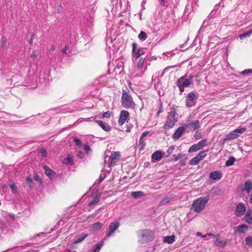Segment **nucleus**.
<instances>
[{"instance_id": "nucleus-48", "label": "nucleus", "mask_w": 252, "mask_h": 252, "mask_svg": "<svg viewBox=\"0 0 252 252\" xmlns=\"http://www.w3.org/2000/svg\"><path fill=\"white\" fill-rule=\"evenodd\" d=\"M41 153L42 155V156L44 158H45L47 157V152L46 150L44 149L41 150Z\"/></svg>"}, {"instance_id": "nucleus-42", "label": "nucleus", "mask_w": 252, "mask_h": 252, "mask_svg": "<svg viewBox=\"0 0 252 252\" xmlns=\"http://www.w3.org/2000/svg\"><path fill=\"white\" fill-rule=\"evenodd\" d=\"M246 130V128L245 127H242L240 128H237L234 130V132H236V134H241L244 132Z\"/></svg>"}, {"instance_id": "nucleus-61", "label": "nucleus", "mask_w": 252, "mask_h": 252, "mask_svg": "<svg viewBox=\"0 0 252 252\" xmlns=\"http://www.w3.org/2000/svg\"><path fill=\"white\" fill-rule=\"evenodd\" d=\"M205 235H206H206H208V236H214V237H215V235H214L213 234H212V233H207Z\"/></svg>"}, {"instance_id": "nucleus-56", "label": "nucleus", "mask_w": 252, "mask_h": 252, "mask_svg": "<svg viewBox=\"0 0 252 252\" xmlns=\"http://www.w3.org/2000/svg\"><path fill=\"white\" fill-rule=\"evenodd\" d=\"M31 57L33 58L36 57V54L35 51L32 52V54H31Z\"/></svg>"}, {"instance_id": "nucleus-16", "label": "nucleus", "mask_w": 252, "mask_h": 252, "mask_svg": "<svg viewBox=\"0 0 252 252\" xmlns=\"http://www.w3.org/2000/svg\"><path fill=\"white\" fill-rule=\"evenodd\" d=\"M187 127L192 128L193 130H196L200 128L199 122L198 120H196L193 122L187 124Z\"/></svg>"}, {"instance_id": "nucleus-29", "label": "nucleus", "mask_w": 252, "mask_h": 252, "mask_svg": "<svg viewBox=\"0 0 252 252\" xmlns=\"http://www.w3.org/2000/svg\"><path fill=\"white\" fill-rule=\"evenodd\" d=\"M103 241H101V242L96 244L95 245H94L93 247V252H98L100 251V250L101 247L103 246Z\"/></svg>"}, {"instance_id": "nucleus-25", "label": "nucleus", "mask_w": 252, "mask_h": 252, "mask_svg": "<svg viewBox=\"0 0 252 252\" xmlns=\"http://www.w3.org/2000/svg\"><path fill=\"white\" fill-rule=\"evenodd\" d=\"M103 227V224L100 222H96L92 225V229L94 231H98Z\"/></svg>"}, {"instance_id": "nucleus-55", "label": "nucleus", "mask_w": 252, "mask_h": 252, "mask_svg": "<svg viewBox=\"0 0 252 252\" xmlns=\"http://www.w3.org/2000/svg\"><path fill=\"white\" fill-rule=\"evenodd\" d=\"M33 38H34V35L32 34V35H31V38H30V39L29 40V43L30 44H32Z\"/></svg>"}, {"instance_id": "nucleus-15", "label": "nucleus", "mask_w": 252, "mask_h": 252, "mask_svg": "<svg viewBox=\"0 0 252 252\" xmlns=\"http://www.w3.org/2000/svg\"><path fill=\"white\" fill-rule=\"evenodd\" d=\"M95 122L105 131H109L110 130L111 128L109 125L103 122L100 120H96Z\"/></svg>"}, {"instance_id": "nucleus-59", "label": "nucleus", "mask_w": 252, "mask_h": 252, "mask_svg": "<svg viewBox=\"0 0 252 252\" xmlns=\"http://www.w3.org/2000/svg\"><path fill=\"white\" fill-rule=\"evenodd\" d=\"M6 43V38L5 37H2V43L5 44Z\"/></svg>"}, {"instance_id": "nucleus-36", "label": "nucleus", "mask_w": 252, "mask_h": 252, "mask_svg": "<svg viewBox=\"0 0 252 252\" xmlns=\"http://www.w3.org/2000/svg\"><path fill=\"white\" fill-rule=\"evenodd\" d=\"M200 149L198 147L197 145V144H195V145H193L192 146H191L189 150V153H193V152H195L197 151H198Z\"/></svg>"}, {"instance_id": "nucleus-38", "label": "nucleus", "mask_w": 252, "mask_h": 252, "mask_svg": "<svg viewBox=\"0 0 252 252\" xmlns=\"http://www.w3.org/2000/svg\"><path fill=\"white\" fill-rule=\"evenodd\" d=\"M206 141L207 140L206 139L202 140L197 144L198 147L200 149H202V148L207 145Z\"/></svg>"}, {"instance_id": "nucleus-26", "label": "nucleus", "mask_w": 252, "mask_h": 252, "mask_svg": "<svg viewBox=\"0 0 252 252\" xmlns=\"http://www.w3.org/2000/svg\"><path fill=\"white\" fill-rule=\"evenodd\" d=\"M144 53L145 52L142 49L139 48L135 53L133 54V57L135 59V60H137L140 57V56L144 55Z\"/></svg>"}, {"instance_id": "nucleus-4", "label": "nucleus", "mask_w": 252, "mask_h": 252, "mask_svg": "<svg viewBox=\"0 0 252 252\" xmlns=\"http://www.w3.org/2000/svg\"><path fill=\"white\" fill-rule=\"evenodd\" d=\"M209 199V196L196 199L191 205V208L196 212L199 213L203 210Z\"/></svg>"}, {"instance_id": "nucleus-37", "label": "nucleus", "mask_w": 252, "mask_h": 252, "mask_svg": "<svg viewBox=\"0 0 252 252\" xmlns=\"http://www.w3.org/2000/svg\"><path fill=\"white\" fill-rule=\"evenodd\" d=\"M252 34V29L248 32H246L244 33L240 34L239 37L240 38V39H242L245 37H246L247 36H250Z\"/></svg>"}, {"instance_id": "nucleus-39", "label": "nucleus", "mask_w": 252, "mask_h": 252, "mask_svg": "<svg viewBox=\"0 0 252 252\" xmlns=\"http://www.w3.org/2000/svg\"><path fill=\"white\" fill-rule=\"evenodd\" d=\"M144 61H145V59L142 58H141L139 59V60L138 62L137 65V68L138 69L142 68L143 65L144 64Z\"/></svg>"}, {"instance_id": "nucleus-17", "label": "nucleus", "mask_w": 252, "mask_h": 252, "mask_svg": "<svg viewBox=\"0 0 252 252\" xmlns=\"http://www.w3.org/2000/svg\"><path fill=\"white\" fill-rule=\"evenodd\" d=\"M238 134H236V132H234V130L232 131L230 133H229L224 139V141H226L227 140H231L232 139H236L238 137Z\"/></svg>"}, {"instance_id": "nucleus-18", "label": "nucleus", "mask_w": 252, "mask_h": 252, "mask_svg": "<svg viewBox=\"0 0 252 252\" xmlns=\"http://www.w3.org/2000/svg\"><path fill=\"white\" fill-rule=\"evenodd\" d=\"M209 177L211 179L213 180H219L221 178L222 175L219 172L213 171L210 173Z\"/></svg>"}, {"instance_id": "nucleus-5", "label": "nucleus", "mask_w": 252, "mask_h": 252, "mask_svg": "<svg viewBox=\"0 0 252 252\" xmlns=\"http://www.w3.org/2000/svg\"><path fill=\"white\" fill-rule=\"evenodd\" d=\"M197 99V96L193 92L189 93L186 97V105L188 107H191L194 106Z\"/></svg>"}, {"instance_id": "nucleus-58", "label": "nucleus", "mask_w": 252, "mask_h": 252, "mask_svg": "<svg viewBox=\"0 0 252 252\" xmlns=\"http://www.w3.org/2000/svg\"><path fill=\"white\" fill-rule=\"evenodd\" d=\"M197 235L199 236H201V237H206V235H202V233H201V232H198L197 233Z\"/></svg>"}, {"instance_id": "nucleus-1", "label": "nucleus", "mask_w": 252, "mask_h": 252, "mask_svg": "<svg viewBox=\"0 0 252 252\" xmlns=\"http://www.w3.org/2000/svg\"><path fill=\"white\" fill-rule=\"evenodd\" d=\"M155 236L154 232L149 229H142L139 231V242L142 244H145L152 241Z\"/></svg>"}, {"instance_id": "nucleus-52", "label": "nucleus", "mask_w": 252, "mask_h": 252, "mask_svg": "<svg viewBox=\"0 0 252 252\" xmlns=\"http://www.w3.org/2000/svg\"><path fill=\"white\" fill-rule=\"evenodd\" d=\"M105 176H100L97 183L99 184L100 183H101V182L102 181L104 180V179H105Z\"/></svg>"}, {"instance_id": "nucleus-6", "label": "nucleus", "mask_w": 252, "mask_h": 252, "mask_svg": "<svg viewBox=\"0 0 252 252\" xmlns=\"http://www.w3.org/2000/svg\"><path fill=\"white\" fill-rule=\"evenodd\" d=\"M206 156L205 151L200 152L189 161L191 165H197L200 161L202 160Z\"/></svg>"}, {"instance_id": "nucleus-57", "label": "nucleus", "mask_w": 252, "mask_h": 252, "mask_svg": "<svg viewBox=\"0 0 252 252\" xmlns=\"http://www.w3.org/2000/svg\"><path fill=\"white\" fill-rule=\"evenodd\" d=\"M50 50L51 51H54L55 50V46L54 45H51L50 47Z\"/></svg>"}, {"instance_id": "nucleus-49", "label": "nucleus", "mask_w": 252, "mask_h": 252, "mask_svg": "<svg viewBox=\"0 0 252 252\" xmlns=\"http://www.w3.org/2000/svg\"><path fill=\"white\" fill-rule=\"evenodd\" d=\"M103 117L108 118L110 116V114L109 112H106L103 114Z\"/></svg>"}, {"instance_id": "nucleus-46", "label": "nucleus", "mask_w": 252, "mask_h": 252, "mask_svg": "<svg viewBox=\"0 0 252 252\" xmlns=\"http://www.w3.org/2000/svg\"><path fill=\"white\" fill-rule=\"evenodd\" d=\"M74 141L77 146H81L82 142L80 139H77V138H75Z\"/></svg>"}, {"instance_id": "nucleus-13", "label": "nucleus", "mask_w": 252, "mask_h": 252, "mask_svg": "<svg viewBox=\"0 0 252 252\" xmlns=\"http://www.w3.org/2000/svg\"><path fill=\"white\" fill-rule=\"evenodd\" d=\"M121 156L120 153L119 152H115L111 154L110 156L111 164H115L119 159Z\"/></svg>"}, {"instance_id": "nucleus-20", "label": "nucleus", "mask_w": 252, "mask_h": 252, "mask_svg": "<svg viewBox=\"0 0 252 252\" xmlns=\"http://www.w3.org/2000/svg\"><path fill=\"white\" fill-rule=\"evenodd\" d=\"M220 40V39L219 36L213 35L210 38L209 42V44H212L213 45L217 44L219 43Z\"/></svg>"}, {"instance_id": "nucleus-60", "label": "nucleus", "mask_w": 252, "mask_h": 252, "mask_svg": "<svg viewBox=\"0 0 252 252\" xmlns=\"http://www.w3.org/2000/svg\"><path fill=\"white\" fill-rule=\"evenodd\" d=\"M180 162L182 166H184L186 164L185 161L184 160H181Z\"/></svg>"}, {"instance_id": "nucleus-62", "label": "nucleus", "mask_w": 252, "mask_h": 252, "mask_svg": "<svg viewBox=\"0 0 252 252\" xmlns=\"http://www.w3.org/2000/svg\"><path fill=\"white\" fill-rule=\"evenodd\" d=\"M250 202L252 204V191L251 194H250Z\"/></svg>"}, {"instance_id": "nucleus-10", "label": "nucleus", "mask_w": 252, "mask_h": 252, "mask_svg": "<svg viewBox=\"0 0 252 252\" xmlns=\"http://www.w3.org/2000/svg\"><path fill=\"white\" fill-rule=\"evenodd\" d=\"M246 211V207L244 204L240 203L236 207L235 215L237 217L243 216Z\"/></svg>"}, {"instance_id": "nucleus-8", "label": "nucleus", "mask_w": 252, "mask_h": 252, "mask_svg": "<svg viewBox=\"0 0 252 252\" xmlns=\"http://www.w3.org/2000/svg\"><path fill=\"white\" fill-rule=\"evenodd\" d=\"M215 237H216L214 241V244L216 246L223 248L228 244V240L226 239H221L219 234L215 235Z\"/></svg>"}, {"instance_id": "nucleus-34", "label": "nucleus", "mask_w": 252, "mask_h": 252, "mask_svg": "<svg viewBox=\"0 0 252 252\" xmlns=\"http://www.w3.org/2000/svg\"><path fill=\"white\" fill-rule=\"evenodd\" d=\"M173 156L174 157V160L175 161H177L181 158H183L184 159H185V160H186L187 159V157L185 154H180L178 155L177 156L174 155Z\"/></svg>"}, {"instance_id": "nucleus-54", "label": "nucleus", "mask_w": 252, "mask_h": 252, "mask_svg": "<svg viewBox=\"0 0 252 252\" xmlns=\"http://www.w3.org/2000/svg\"><path fill=\"white\" fill-rule=\"evenodd\" d=\"M68 49V47L67 46H65L63 49L62 50V52L63 54H66V51Z\"/></svg>"}, {"instance_id": "nucleus-11", "label": "nucleus", "mask_w": 252, "mask_h": 252, "mask_svg": "<svg viewBox=\"0 0 252 252\" xmlns=\"http://www.w3.org/2000/svg\"><path fill=\"white\" fill-rule=\"evenodd\" d=\"M244 220L246 222L249 224L252 223V210L251 209H250L247 211Z\"/></svg>"}, {"instance_id": "nucleus-47", "label": "nucleus", "mask_w": 252, "mask_h": 252, "mask_svg": "<svg viewBox=\"0 0 252 252\" xmlns=\"http://www.w3.org/2000/svg\"><path fill=\"white\" fill-rule=\"evenodd\" d=\"M149 131H145L141 135V137H140V141H141L148 134H149Z\"/></svg>"}, {"instance_id": "nucleus-30", "label": "nucleus", "mask_w": 252, "mask_h": 252, "mask_svg": "<svg viewBox=\"0 0 252 252\" xmlns=\"http://www.w3.org/2000/svg\"><path fill=\"white\" fill-rule=\"evenodd\" d=\"M131 195L135 198L141 197L144 195V192L142 191H133L131 192Z\"/></svg>"}, {"instance_id": "nucleus-41", "label": "nucleus", "mask_w": 252, "mask_h": 252, "mask_svg": "<svg viewBox=\"0 0 252 252\" xmlns=\"http://www.w3.org/2000/svg\"><path fill=\"white\" fill-rule=\"evenodd\" d=\"M175 149V146H170L167 150L166 151L167 157L169 156L173 152L174 150Z\"/></svg>"}, {"instance_id": "nucleus-40", "label": "nucleus", "mask_w": 252, "mask_h": 252, "mask_svg": "<svg viewBox=\"0 0 252 252\" xmlns=\"http://www.w3.org/2000/svg\"><path fill=\"white\" fill-rule=\"evenodd\" d=\"M240 74L244 75H249L250 74H252V69H245L241 72Z\"/></svg>"}, {"instance_id": "nucleus-64", "label": "nucleus", "mask_w": 252, "mask_h": 252, "mask_svg": "<svg viewBox=\"0 0 252 252\" xmlns=\"http://www.w3.org/2000/svg\"><path fill=\"white\" fill-rule=\"evenodd\" d=\"M38 177L37 176V177H34V179L36 180H38Z\"/></svg>"}, {"instance_id": "nucleus-45", "label": "nucleus", "mask_w": 252, "mask_h": 252, "mask_svg": "<svg viewBox=\"0 0 252 252\" xmlns=\"http://www.w3.org/2000/svg\"><path fill=\"white\" fill-rule=\"evenodd\" d=\"M132 55L135 53L136 52V47H137V44L136 43H133L132 44Z\"/></svg>"}, {"instance_id": "nucleus-9", "label": "nucleus", "mask_w": 252, "mask_h": 252, "mask_svg": "<svg viewBox=\"0 0 252 252\" xmlns=\"http://www.w3.org/2000/svg\"><path fill=\"white\" fill-rule=\"evenodd\" d=\"M129 116V113L127 111L122 110L120 113L119 119L118 121L119 125L120 126L123 125Z\"/></svg>"}, {"instance_id": "nucleus-51", "label": "nucleus", "mask_w": 252, "mask_h": 252, "mask_svg": "<svg viewBox=\"0 0 252 252\" xmlns=\"http://www.w3.org/2000/svg\"><path fill=\"white\" fill-rule=\"evenodd\" d=\"M64 160L66 161L67 163L72 164V160L71 158L69 157H67L64 159Z\"/></svg>"}, {"instance_id": "nucleus-35", "label": "nucleus", "mask_w": 252, "mask_h": 252, "mask_svg": "<svg viewBox=\"0 0 252 252\" xmlns=\"http://www.w3.org/2000/svg\"><path fill=\"white\" fill-rule=\"evenodd\" d=\"M99 201H100V197H99V196H97V195H96L94 197V198L92 201H91L89 202V206H91V205L95 204L97 203Z\"/></svg>"}, {"instance_id": "nucleus-28", "label": "nucleus", "mask_w": 252, "mask_h": 252, "mask_svg": "<svg viewBox=\"0 0 252 252\" xmlns=\"http://www.w3.org/2000/svg\"><path fill=\"white\" fill-rule=\"evenodd\" d=\"M249 226L245 224L239 225L237 227V231L239 233H243L245 230L248 229Z\"/></svg>"}, {"instance_id": "nucleus-7", "label": "nucleus", "mask_w": 252, "mask_h": 252, "mask_svg": "<svg viewBox=\"0 0 252 252\" xmlns=\"http://www.w3.org/2000/svg\"><path fill=\"white\" fill-rule=\"evenodd\" d=\"M120 225V223L117 221L110 223L109 226L108 232L106 234V236L107 237H109L112 236L114 232L118 229Z\"/></svg>"}, {"instance_id": "nucleus-24", "label": "nucleus", "mask_w": 252, "mask_h": 252, "mask_svg": "<svg viewBox=\"0 0 252 252\" xmlns=\"http://www.w3.org/2000/svg\"><path fill=\"white\" fill-rule=\"evenodd\" d=\"M175 238L174 235L166 236L164 238L163 241L168 244H172L175 241Z\"/></svg>"}, {"instance_id": "nucleus-43", "label": "nucleus", "mask_w": 252, "mask_h": 252, "mask_svg": "<svg viewBox=\"0 0 252 252\" xmlns=\"http://www.w3.org/2000/svg\"><path fill=\"white\" fill-rule=\"evenodd\" d=\"M194 137L196 140H199L201 138L202 135L200 132L196 131L194 135Z\"/></svg>"}, {"instance_id": "nucleus-22", "label": "nucleus", "mask_w": 252, "mask_h": 252, "mask_svg": "<svg viewBox=\"0 0 252 252\" xmlns=\"http://www.w3.org/2000/svg\"><path fill=\"white\" fill-rule=\"evenodd\" d=\"M193 79V76L190 75L188 79H184L182 83V85L185 87H189V85L192 83V80Z\"/></svg>"}, {"instance_id": "nucleus-23", "label": "nucleus", "mask_w": 252, "mask_h": 252, "mask_svg": "<svg viewBox=\"0 0 252 252\" xmlns=\"http://www.w3.org/2000/svg\"><path fill=\"white\" fill-rule=\"evenodd\" d=\"M185 76L180 77L177 81V84L178 87L179 88V90L181 93H183L184 91L185 86L182 85V83L184 80V77Z\"/></svg>"}, {"instance_id": "nucleus-19", "label": "nucleus", "mask_w": 252, "mask_h": 252, "mask_svg": "<svg viewBox=\"0 0 252 252\" xmlns=\"http://www.w3.org/2000/svg\"><path fill=\"white\" fill-rule=\"evenodd\" d=\"M44 169L45 170V174L48 176L50 178H52L56 174L55 172L52 170L47 166H44Z\"/></svg>"}, {"instance_id": "nucleus-27", "label": "nucleus", "mask_w": 252, "mask_h": 252, "mask_svg": "<svg viewBox=\"0 0 252 252\" xmlns=\"http://www.w3.org/2000/svg\"><path fill=\"white\" fill-rule=\"evenodd\" d=\"M88 236V234L86 233H82L80 236H79L77 239L74 242V244H78L82 242Z\"/></svg>"}, {"instance_id": "nucleus-32", "label": "nucleus", "mask_w": 252, "mask_h": 252, "mask_svg": "<svg viewBox=\"0 0 252 252\" xmlns=\"http://www.w3.org/2000/svg\"><path fill=\"white\" fill-rule=\"evenodd\" d=\"M235 160V158L233 157L229 158L225 162V165L226 166H229L234 164Z\"/></svg>"}, {"instance_id": "nucleus-14", "label": "nucleus", "mask_w": 252, "mask_h": 252, "mask_svg": "<svg viewBox=\"0 0 252 252\" xmlns=\"http://www.w3.org/2000/svg\"><path fill=\"white\" fill-rule=\"evenodd\" d=\"M162 158V155L160 151H158L152 155V159L153 162L160 160Z\"/></svg>"}, {"instance_id": "nucleus-2", "label": "nucleus", "mask_w": 252, "mask_h": 252, "mask_svg": "<svg viewBox=\"0 0 252 252\" xmlns=\"http://www.w3.org/2000/svg\"><path fill=\"white\" fill-rule=\"evenodd\" d=\"M121 102L122 105L126 108H133L135 107L132 96L126 90H123Z\"/></svg>"}, {"instance_id": "nucleus-3", "label": "nucleus", "mask_w": 252, "mask_h": 252, "mask_svg": "<svg viewBox=\"0 0 252 252\" xmlns=\"http://www.w3.org/2000/svg\"><path fill=\"white\" fill-rule=\"evenodd\" d=\"M178 117L176 111L174 109H172L168 113L167 120L163 126V128L167 129L172 128L176 122H177Z\"/></svg>"}, {"instance_id": "nucleus-33", "label": "nucleus", "mask_w": 252, "mask_h": 252, "mask_svg": "<svg viewBox=\"0 0 252 252\" xmlns=\"http://www.w3.org/2000/svg\"><path fill=\"white\" fill-rule=\"evenodd\" d=\"M147 38V33L144 31H141L140 33L138 35V38L142 41H144Z\"/></svg>"}, {"instance_id": "nucleus-12", "label": "nucleus", "mask_w": 252, "mask_h": 252, "mask_svg": "<svg viewBox=\"0 0 252 252\" xmlns=\"http://www.w3.org/2000/svg\"><path fill=\"white\" fill-rule=\"evenodd\" d=\"M185 131V129L184 127H178L173 134V138L175 139H179L182 136Z\"/></svg>"}, {"instance_id": "nucleus-50", "label": "nucleus", "mask_w": 252, "mask_h": 252, "mask_svg": "<svg viewBox=\"0 0 252 252\" xmlns=\"http://www.w3.org/2000/svg\"><path fill=\"white\" fill-rule=\"evenodd\" d=\"M26 180H27V183L28 184H29L30 186L31 187V184L32 183V179L30 177H28V178H27Z\"/></svg>"}, {"instance_id": "nucleus-21", "label": "nucleus", "mask_w": 252, "mask_h": 252, "mask_svg": "<svg viewBox=\"0 0 252 252\" xmlns=\"http://www.w3.org/2000/svg\"><path fill=\"white\" fill-rule=\"evenodd\" d=\"M245 189L247 193H250L252 189V181L248 180L244 184Z\"/></svg>"}, {"instance_id": "nucleus-53", "label": "nucleus", "mask_w": 252, "mask_h": 252, "mask_svg": "<svg viewBox=\"0 0 252 252\" xmlns=\"http://www.w3.org/2000/svg\"><path fill=\"white\" fill-rule=\"evenodd\" d=\"M84 148L85 151L87 153L89 151H91V148L88 145H85Z\"/></svg>"}, {"instance_id": "nucleus-63", "label": "nucleus", "mask_w": 252, "mask_h": 252, "mask_svg": "<svg viewBox=\"0 0 252 252\" xmlns=\"http://www.w3.org/2000/svg\"><path fill=\"white\" fill-rule=\"evenodd\" d=\"M82 154L81 152H79L77 153V157H80Z\"/></svg>"}, {"instance_id": "nucleus-44", "label": "nucleus", "mask_w": 252, "mask_h": 252, "mask_svg": "<svg viewBox=\"0 0 252 252\" xmlns=\"http://www.w3.org/2000/svg\"><path fill=\"white\" fill-rule=\"evenodd\" d=\"M10 188L11 189V191L13 193H16L17 192V187L14 184H11L9 185Z\"/></svg>"}, {"instance_id": "nucleus-31", "label": "nucleus", "mask_w": 252, "mask_h": 252, "mask_svg": "<svg viewBox=\"0 0 252 252\" xmlns=\"http://www.w3.org/2000/svg\"><path fill=\"white\" fill-rule=\"evenodd\" d=\"M172 198V197H167L164 198L159 202V205L162 206L166 204L171 201Z\"/></svg>"}]
</instances>
